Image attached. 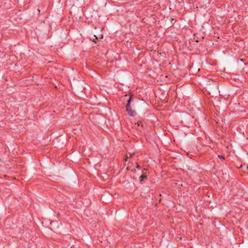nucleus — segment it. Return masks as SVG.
<instances>
[{
    "label": "nucleus",
    "instance_id": "10",
    "mask_svg": "<svg viewBox=\"0 0 248 248\" xmlns=\"http://www.w3.org/2000/svg\"><path fill=\"white\" fill-rule=\"evenodd\" d=\"M103 38V35H101V37L99 38Z\"/></svg>",
    "mask_w": 248,
    "mask_h": 248
},
{
    "label": "nucleus",
    "instance_id": "13",
    "mask_svg": "<svg viewBox=\"0 0 248 248\" xmlns=\"http://www.w3.org/2000/svg\"><path fill=\"white\" fill-rule=\"evenodd\" d=\"M247 170H248V167H247Z\"/></svg>",
    "mask_w": 248,
    "mask_h": 248
},
{
    "label": "nucleus",
    "instance_id": "6",
    "mask_svg": "<svg viewBox=\"0 0 248 248\" xmlns=\"http://www.w3.org/2000/svg\"><path fill=\"white\" fill-rule=\"evenodd\" d=\"M137 124L138 126L141 125V127H142V124L141 122H138L137 124Z\"/></svg>",
    "mask_w": 248,
    "mask_h": 248
},
{
    "label": "nucleus",
    "instance_id": "11",
    "mask_svg": "<svg viewBox=\"0 0 248 248\" xmlns=\"http://www.w3.org/2000/svg\"><path fill=\"white\" fill-rule=\"evenodd\" d=\"M37 11H38L39 13H40V11L39 9H37Z\"/></svg>",
    "mask_w": 248,
    "mask_h": 248
},
{
    "label": "nucleus",
    "instance_id": "8",
    "mask_svg": "<svg viewBox=\"0 0 248 248\" xmlns=\"http://www.w3.org/2000/svg\"><path fill=\"white\" fill-rule=\"evenodd\" d=\"M136 168L138 169H140V166L138 163H136Z\"/></svg>",
    "mask_w": 248,
    "mask_h": 248
},
{
    "label": "nucleus",
    "instance_id": "12",
    "mask_svg": "<svg viewBox=\"0 0 248 248\" xmlns=\"http://www.w3.org/2000/svg\"><path fill=\"white\" fill-rule=\"evenodd\" d=\"M144 170H146V171L147 170H146V169H144Z\"/></svg>",
    "mask_w": 248,
    "mask_h": 248
},
{
    "label": "nucleus",
    "instance_id": "1",
    "mask_svg": "<svg viewBox=\"0 0 248 248\" xmlns=\"http://www.w3.org/2000/svg\"><path fill=\"white\" fill-rule=\"evenodd\" d=\"M125 97H128L129 98L127 100V104L126 106V110L129 116H133L136 114V112L135 111L133 110L132 109V107L131 106V102L133 101V95H125Z\"/></svg>",
    "mask_w": 248,
    "mask_h": 248
},
{
    "label": "nucleus",
    "instance_id": "4",
    "mask_svg": "<svg viewBox=\"0 0 248 248\" xmlns=\"http://www.w3.org/2000/svg\"><path fill=\"white\" fill-rule=\"evenodd\" d=\"M170 21H171V26L173 25V24H174V22L176 21V20L174 18H171Z\"/></svg>",
    "mask_w": 248,
    "mask_h": 248
},
{
    "label": "nucleus",
    "instance_id": "5",
    "mask_svg": "<svg viewBox=\"0 0 248 248\" xmlns=\"http://www.w3.org/2000/svg\"><path fill=\"white\" fill-rule=\"evenodd\" d=\"M97 39H98V37H96V35H93V38L92 41H93V42H94L96 43V42H95V40H97Z\"/></svg>",
    "mask_w": 248,
    "mask_h": 248
},
{
    "label": "nucleus",
    "instance_id": "3",
    "mask_svg": "<svg viewBox=\"0 0 248 248\" xmlns=\"http://www.w3.org/2000/svg\"><path fill=\"white\" fill-rule=\"evenodd\" d=\"M129 156L127 154L126 155V156H125V161H127L128 160V159L129 157H131L132 156V154L129 153Z\"/></svg>",
    "mask_w": 248,
    "mask_h": 248
},
{
    "label": "nucleus",
    "instance_id": "2",
    "mask_svg": "<svg viewBox=\"0 0 248 248\" xmlns=\"http://www.w3.org/2000/svg\"><path fill=\"white\" fill-rule=\"evenodd\" d=\"M147 175H146L145 173H144L143 174L141 175L140 177V182L141 183L142 181L144 180V179H147Z\"/></svg>",
    "mask_w": 248,
    "mask_h": 248
},
{
    "label": "nucleus",
    "instance_id": "9",
    "mask_svg": "<svg viewBox=\"0 0 248 248\" xmlns=\"http://www.w3.org/2000/svg\"><path fill=\"white\" fill-rule=\"evenodd\" d=\"M126 170H129V167H128L126 168Z\"/></svg>",
    "mask_w": 248,
    "mask_h": 248
},
{
    "label": "nucleus",
    "instance_id": "7",
    "mask_svg": "<svg viewBox=\"0 0 248 248\" xmlns=\"http://www.w3.org/2000/svg\"><path fill=\"white\" fill-rule=\"evenodd\" d=\"M218 157L220 159H221L222 160H225V157L224 156L222 155H218Z\"/></svg>",
    "mask_w": 248,
    "mask_h": 248
}]
</instances>
